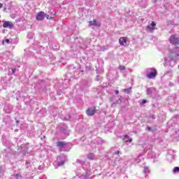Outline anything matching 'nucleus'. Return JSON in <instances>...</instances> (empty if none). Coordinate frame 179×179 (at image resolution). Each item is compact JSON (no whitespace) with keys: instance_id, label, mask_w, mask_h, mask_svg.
I'll return each instance as SVG.
<instances>
[{"instance_id":"31","label":"nucleus","mask_w":179,"mask_h":179,"mask_svg":"<svg viewBox=\"0 0 179 179\" xmlns=\"http://www.w3.org/2000/svg\"><path fill=\"white\" fill-rule=\"evenodd\" d=\"M146 129H147L148 131H152V127H146Z\"/></svg>"},{"instance_id":"35","label":"nucleus","mask_w":179,"mask_h":179,"mask_svg":"<svg viewBox=\"0 0 179 179\" xmlns=\"http://www.w3.org/2000/svg\"><path fill=\"white\" fill-rule=\"evenodd\" d=\"M142 103H143V104H145V103H146V100H145V99H143V100L142 101Z\"/></svg>"},{"instance_id":"29","label":"nucleus","mask_w":179,"mask_h":179,"mask_svg":"<svg viewBox=\"0 0 179 179\" xmlns=\"http://www.w3.org/2000/svg\"><path fill=\"white\" fill-rule=\"evenodd\" d=\"M168 86H169V87H173V86H174V83H169L168 84Z\"/></svg>"},{"instance_id":"24","label":"nucleus","mask_w":179,"mask_h":179,"mask_svg":"<svg viewBox=\"0 0 179 179\" xmlns=\"http://www.w3.org/2000/svg\"><path fill=\"white\" fill-rule=\"evenodd\" d=\"M173 174H176V173H179V167L178 166H176L173 169Z\"/></svg>"},{"instance_id":"18","label":"nucleus","mask_w":179,"mask_h":179,"mask_svg":"<svg viewBox=\"0 0 179 179\" xmlns=\"http://www.w3.org/2000/svg\"><path fill=\"white\" fill-rule=\"evenodd\" d=\"M164 76H170L171 78H173V71L169 70L165 72Z\"/></svg>"},{"instance_id":"16","label":"nucleus","mask_w":179,"mask_h":179,"mask_svg":"<svg viewBox=\"0 0 179 179\" xmlns=\"http://www.w3.org/2000/svg\"><path fill=\"white\" fill-rule=\"evenodd\" d=\"M119 43L120 45H127V38L122 37L119 39Z\"/></svg>"},{"instance_id":"42","label":"nucleus","mask_w":179,"mask_h":179,"mask_svg":"<svg viewBox=\"0 0 179 179\" xmlns=\"http://www.w3.org/2000/svg\"><path fill=\"white\" fill-rule=\"evenodd\" d=\"M77 163H80V160H77Z\"/></svg>"},{"instance_id":"40","label":"nucleus","mask_w":179,"mask_h":179,"mask_svg":"<svg viewBox=\"0 0 179 179\" xmlns=\"http://www.w3.org/2000/svg\"><path fill=\"white\" fill-rule=\"evenodd\" d=\"M124 179H128V176H124Z\"/></svg>"},{"instance_id":"37","label":"nucleus","mask_w":179,"mask_h":179,"mask_svg":"<svg viewBox=\"0 0 179 179\" xmlns=\"http://www.w3.org/2000/svg\"><path fill=\"white\" fill-rule=\"evenodd\" d=\"M152 120H155L156 118V117H155V115H152Z\"/></svg>"},{"instance_id":"6","label":"nucleus","mask_w":179,"mask_h":179,"mask_svg":"<svg viewBox=\"0 0 179 179\" xmlns=\"http://www.w3.org/2000/svg\"><path fill=\"white\" fill-rule=\"evenodd\" d=\"M169 43L173 45H179V37L177 35H172L169 38Z\"/></svg>"},{"instance_id":"14","label":"nucleus","mask_w":179,"mask_h":179,"mask_svg":"<svg viewBox=\"0 0 179 179\" xmlns=\"http://www.w3.org/2000/svg\"><path fill=\"white\" fill-rule=\"evenodd\" d=\"M25 166L27 170H31V169H33V162H31L30 161L27 160L26 161Z\"/></svg>"},{"instance_id":"47","label":"nucleus","mask_w":179,"mask_h":179,"mask_svg":"<svg viewBox=\"0 0 179 179\" xmlns=\"http://www.w3.org/2000/svg\"><path fill=\"white\" fill-rule=\"evenodd\" d=\"M23 155H26V153H23Z\"/></svg>"},{"instance_id":"44","label":"nucleus","mask_w":179,"mask_h":179,"mask_svg":"<svg viewBox=\"0 0 179 179\" xmlns=\"http://www.w3.org/2000/svg\"><path fill=\"white\" fill-rule=\"evenodd\" d=\"M178 82L179 83V77H178Z\"/></svg>"},{"instance_id":"23","label":"nucleus","mask_w":179,"mask_h":179,"mask_svg":"<svg viewBox=\"0 0 179 179\" xmlns=\"http://www.w3.org/2000/svg\"><path fill=\"white\" fill-rule=\"evenodd\" d=\"M60 132H61V134H63L64 135H65L66 134V129H65L64 127H61Z\"/></svg>"},{"instance_id":"43","label":"nucleus","mask_w":179,"mask_h":179,"mask_svg":"<svg viewBox=\"0 0 179 179\" xmlns=\"http://www.w3.org/2000/svg\"><path fill=\"white\" fill-rule=\"evenodd\" d=\"M119 101H120V103H121L122 102L121 99H119Z\"/></svg>"},{"instance_id":"34","label":"nucleus","mask_w":179,"mask_h":179,"mask_svg":"<svg viewBox=\"0 0 179 179\" xmlns=\"http://www.w3.org/2000/svg\"><path fill=\"white\" fill-rule=\"evenodd\" d=\"M115 94H118V93H120V91H119L118 90H116L115 91Z\"/></svg>"},{"instance_id":"12","label":"nucleus","mask_w":179,"mask_h":179,"mask_svg":"<svg viewBox=\"0 0 179 179\" xmlns=\"http://www.w3.org/2000/svg\"><path fill=\"white\" fill-rule=\"evenodd\" d=\"M155 92H156V89H155V87H149L146 90V93L147 94H148V96H152V94H153V93H155Z\"/></svg>"},{"instance_id":"27","label":"nucleus","mask_w":179,"mask_h":179,"mask_svg":"<svg viewBox=\"0 0 179 179\" xmlns=\"http://www.w3.org/2000/svg\"><path fill=\"white\" fill-rule=\"evenodd\" d=\"M27 37H28L29 38H32V37H33V34H31V33H28Z\"/></svg>"},{"instance_id":"28","label":"nucleus","mask_w":179,"mask_h":179,"mask_svg":"<svg viewBox=\"0 0 179 179\" xmlns=\"http://www.w3.org/2000/svg\"><path fill=\"white\" fill-rule=\"evenodd\" d=\"M168 155H174V151H173L172 150H169L168 151Z\"/></svg>"},{"instance_id":"17","label":"nucleus","mask_w":179,"mask_h":179,"mask_svg":"<svg viewBox=\"0 0 179 179\" xmlns=\"http://www.w3.org/2000/svg\"><path fill=\"white\" fill-rule=\"evenodd\" d=\"M124 142H125L126 143H127V142H129V143H131V142H132V138H129V136L128 135H125L124 138H123Z\"/></svg>"},{"instance_id":"3","label":"nucleus","mask_w":179,"mask_h":179,"mask_svg":"<svg viewBox=\"0 0 179 179\" xmlns=\"http://www.w3.org/2000/svg\"><path fill=\"white\" fill-rule=\"evenodd\" d=\"M65 162H66V156L61 155L57 157V160L55 161L53 164L56 167H61V166H64L65 164Z\"/></svg>"},{"instance_id":"2","label":"nucleus","mask_w":179,"mask_h":179,"mask_svg":"<svg viewBox=\"0 0 179 179\" xmlns=\"http://www.w3.org/2000/svg\"><path fill=\"white\" fill-rule=\"evenodd\" d=\"M57 146L60 148L64 152H69L72 148V145L71 143H66L65 141H58L56 143Z\"/></svg>"},{"instance_id":"26","label":"nucleus","mask_w":179,"mask_h":179,"mask_svg":"<svg viewBox=\"0 0 179 179\" xmlns=\"http://www.w3.org/2000/svg\"><path fill=\"white\" fill-rule=\"evenodd\" d=\"M114 156H120V151L117 150L114 152Z\"/></svg>"},{"instance_id":"20","label":"nucleus","mask_w":179,"mask_h":179,"mask_svg":"<svg viewBox=\"0 0 179 179\" xmlns=\"http://www.w3.org/2000/svg\"><path fill=\"white\" fill-rule=\"evenodd\" d=\"M87 159H89L90 160H94V154L93 153L88 154Z\"/></svg>"},{"instance_id":"19","label":"nucleus","mask_w":179,"mask_h":179,"mask_svg":"<svg viewBox=\"0 0 179 179\" xmlns=\"http://www.w3.org/2000/svg\"><path fill=\"white\" fill-rule=\"evenodd\" d=\"M143 173H144V174H150V169H149V167L144 166L143 167Z\"/></svg>"},{"instance_id":"15","label":"nucleus","mask_w":179,"mask_h":179,"mask_svg":"<svg viewBox=\"0 0 179 179\" xmlns=\"http://www.w3.org/2000/svg\"><path fill=\"white\" fill-rule=\"evenodd\" d=\"M90 26H95L96 27H100V22H97L96 20H94L93 21H90Z\"/></svg>"},{"instance_id":"21","label":"nucleus","mask_w":179,"mask_h":179,"mask_svg":"<svg viewBox=\"0 0 179 179\" xmlns=\"http://www.w3.org/2000/svg\"><path fill=\"white\" fill-rule=\"evenodd\" d=\"M123 92H124V93H127V94H129V93H131V92H132V88L129 87V88L124 89Z\"/></svg>"},{"instance_id":"32","label":"nucleus","mask_w":179,"mask_h":179,"mask_svg":"<svg viewBox=\"0 0 179 179\" xmlns=\"http://www.w3.org/2000/svg\"><path fill=\"white\" fill-rule=\"evenodd\" d=\"M6 43L7 44H9V43H10V41L9 39H6Z\"/></svg>"},{"instance_id":"22","label":"nucleus","mask_w":179,"mask_h":179,"mask_svg":"<svg viewBox=\"0 0 179 179\" xmlns=\"http://www.w3.org/2000/svg\"><path fill=\"white\" fill-rule=\"evenodd\" d=\"M142 160H143V158L142 157V155H138V157L136 159V163H139L140 162H141Z\"/></svg>"},{"instance_id":"11","label":"nucleus","mask_w":179,"mask_h":179,"mask_svg":"<svg viewBox=\"0 0 179 179\" xmlns=\"http://www.w3.org/2000/svg\"><path fill=\"white\" fill-rule=\"evenodd\" d=\"M3 27H4V29H12L13 27V23H12V22L6 21L3 24Z\"/></svg>"},{"instance_id":"45","label":"nucleus","mask_w":179,"mask_h":179,"mask_svg":"<svg viewBox=\"0 0 179 179\" xmlns=\"http://www.w3.org/2000/svg\"><path fill=\"white\" fill-rule=\"evenodd\" d=\"M98 143H101V142H99Z\"/></svg>"},{"instance_id":"30","label":"nucleus","mask_w":179,"mask_h":179,"mask_svg":"<svg viewBox=\"0 0 179 179\" xmlns=\"http://www.w3.org/2000/svg\"><path fill=\"white\" fill-rule=\"evenodd\" d=\"M120 69H121V71H125V66H121Z\"/></svg>"},{"instance_id":"9","label":"nucleus","mask_w":179,"mask_h":179,"mask_svg":"<svg viewBox=\"0 0 179 179\" xmlns=\"http://www.w3.org/2000/svg\"><path fill=\"white\" fill-rule=\"evenodd\" d=\"M86 113L90 117L92 116V115H94V114H96V108H94V107L89 108L87 110Z\"/></svg>"},{"instance_id":"5","label":"nucleus","mask_w":179,"mask_h":179,"mask_svg":"<svg viewBox=\"0 0 179 179\" xmlns=\"http://www.w3.org/2000/svg\"><path fill=\"white\" fill-rule=\"evenodd\" d=\"M118 164L119 166L117 167V169H120V173H125V167L127 166L124 160L115 161L113 166H117Z\"/></svg>"},{"instance_id":"7","label":"nucleus","mask_w":179,"mask_h":179,"mask_svg":"<svg viewBox=\"0 0 179 179\" xmlns=\"http://www.w3.org/2000/svg\"><path fill=\"white\" fill-rule=\"evenodd\" d=\"M156 27V23L152 22L150 24L146 27V31L148 33H153L155 31Z\"/></svg>"},{"instance_id":"25","label":"nucleus","mask_w":179,"mask_h":179,"mask_svg":"<svg viewBox=\"0 0 179 179\" xmlns=\"http://www.w3.org/2000/svg\"><path fill=\"white\" fill-rule=\"evenodd\" d=\"M106 50H107V48H106V46H102L100 48L99 51H106Z\"/></svg>"},{"instance_id":"36","label":"nucleus","mask_w":179,"mask_h":179,"mask_svg":"<svg viewBox=\"0 0 179 179\" xmlns=\"http://www.w3.org/2000/svg\"><path fill=\"white\" fill-rule=\"evenodd\" d=\"M39 179H47V177L44 176L43 178H39Z\"/></svg>"},{"instance_id":"39","label":"nucleus","mask_w":179,"mask_h":179,"mask_svg":"<svg viewBox=\"0 0 179 179\" xmlns=\"http://www.w3.org/2000/svg\"><path fill=\"white\" fill-rule=\"evenodd\" d=\"M2 173V167H0V174Z\"/></svg>"},{"instance_id":"38","label":"nucleus","mask_w":179,"mask_h":179,"mask_svg":"<svg viewBox=\"0 0 179 179\" xmlns=\"http://www.w3.org/2000/svg\"><path fill=\"white\" fill-rule=\"evenodd\" d=\"M96 141H97V142H99V141H101V138H98Z\"/></svg>"},{"instance_id":"46","label":"nucleus","mask_w":179,"mask_h":179,"mask_svg":"<svg viewBox=\"0 0 179 179\" xmlns=\"http://www.w3.org/2000/svg\"><path fill=\"white\" fill-rule=\"evenodd\" d=\"M43 138H45V136H44Z\"/></svg>"},{"instance_id":"1","label":"nucleus","mask_w":179,"mask_h":179,"mask_svg":"<svg viewBox=\"0 0 179 179\" xmlns=\"http://www.w3.org/2000/svg\"><path fill=\"white\" fill-rule=\"evenodd\" d=\"M178 59H179V48L175 47L169 52L168 57L165 59L164 66L173 68Z\"/></svg>"},{"instance_id":"13","label":"nucleus","mask_w":179,"mask_h":179,"mask_svg":"<svg viewBox=\"0 0 179 179\" xmlns=\"http://www.w3.org/2000/svg\"><path fill=\"white\" fill-rule=\"evenodd\" d=\"M166 157H167L168 162H173L176 159V155L167 154Z\"/></svg>"},{"instance_id":"33","label":"nucleus","mask_w":179,"mask_h":179,"mask_svg":"<svg viewBox=\"0 0 179 179\" xmlns=\"http://www.w3.org/2000/svg\"><path fill=\"white\" fill-rule=\"evenodd\" d=\"M13 73H15L16 72V69H12Z\"/></svg>"},{"instance_id":"8","label":"nucleus","mask_w":179,"mask_h":179,"mask_svg":"<svg viewBox=\"0 0 179 179\" xmlns=\"http://www.w3.org/2000/svg\"><path fill=\"white\" fill-rule=\"evenodd\" d=\"M45 18V13L43 11L38 13L36 17V20H38V22H41V20H44Z\"/></svg>"},{"instance_id":"10","label":"nucleus","mask_w":179,"mask_h":179,"mask_svg":"<svg viewBox=\"0 0 179 179\" xmlns=\"http://www.w3.org/2000/svg\"><path fill=\"white\" fill-rule=\"evenodd\" d=\"M148 152V155L147 157L148 159H155V157H156V153H155V152H153L152 150H147Z\"/></svg>"},{"instance_id":"4","label":"nucleus","mask_w":179,"mask_h":179,"mask_svg":"<svg viewBox=\"0 0 179 179\" xmlns=\"http://www.w3.org/2000/svg\"><path fill=\"white\" fill-rule=\"evenodd\" d=\"M157 76V71H156V69L150 68L147 69L146 77L148 79H155Z\"/></svg>"},{"instance_id":"41","label":"nucleus","mask_w":179,"mask_h":179,"mask_svg":"<svg viewBox=\"0 0 179 179\" xmlns=\"http://www.w3.org/2000/svg\"><path fill=\"white\" fill-rule=\"evenodd\" d=\"M0 8H2V3H0Z\"/></svg>"}]
</instances>
